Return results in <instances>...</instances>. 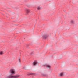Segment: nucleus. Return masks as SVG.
<instances>
[{
	"label": "nucleus",
	"instance_id": "obj_1",
	"mask_svg": "<svg viewBox=\"0 0 78 78\" xmlns=\"http://www.w3.org/2000/svg\"><path fill=\"white\" fill-rule=\"evenodd\" d=\"M20 75H18L16 76H7V78H18L20 77Z\"/></svg>",
	"mask_w": 78,
	"mask_h": 78
},
{
	"label": "nucleus",
	"instance_id": "obj_2",
	"mask_svg": "<svg viewBox=\"0 0 78 78\" xmlns=\"http://www.w3.org/2000/svg\"><path fill=\"white\" fill-rule=\"evenodd\" d=\"M9 72H10V73H12V74L13 75H14V74H15L14 73V71L12 69H10Z\"/></svg>",
	"mask_w": 78,
	"mask_h": 78
},
{
	"label": "nucleus",
	"instance_id": "obj_3",
	"mask_svg": "<svg viewBox=\"0 0 78 78\" xmlns=\"http://www.w3.org/2000/svg\"><path fill=\"white\" fill-rule=\"evenodd\" d=\"M48 36L47 35H44L42 36V37H43V38L44 39H47V38L48 37Z\"/></svg>",
	"mask_w": 78,
	"mask_h": 78
},
{
	"label": "nucleus",
	"instance_id": "obj_4",
	"mask_svg": "<svg viewBox=\"0 0 78 78\" xmlns=\"http://www.w3.org/2000/svg\"><path fill=\"white\" fill-rule=\"evenodd\" d=\"M46 67L47 69H51V66L50 65H46Z\"/></svg>",
	"mask_w": 78,
	"mask_h": 78
},
{
	"label": "nucleus",
	"instance_id": "obj_5",
	"mask_svg": "<svg viewBox=\"0 0 78 78\" xmlns=\"http://www.w3.org/2000/svg\"><path fill=\"white\" fill-rule=\"evenodd\" d=\"M25 11H26V13H29L30 12V10L27 9H25Z\"/></svg>",
	"mask_w": 78,
	"mask_h": 78
},
{
	"label": "nucleus",
	"instance_id": "obj_6",
	"mask_svg": "<svg viewBox=\"0 0 78 78\" xmlns=\"http://www.w3.org/2000/svg\"><path fill=\"white\" fill-rule=\"evenodd\" d=\"M33 66H36L37 64V62H34L33 63Z\"/></svg>",
	"mask_w": 78,
	"mask_h": 78
},
{
	"label": "nucleus",
	"instance_id": "obj_7",
	"mask_svg": "<svg viewBox=\"0 0 78 78\" xmlns=\"http://www.w3.org/2000/svg\"><path fill=\"white\" fill-rule=\"evenodd\" d=\"M62 75H63V73L62 72L60 73L59 76H62Z\"/></svg>",
	"mask_w": 78,
	"mask_h": 78
},
{
	"label": "nucleus",
	"instance_id": "obj_8",
	"mask_svg": "<svg viewBox=\"0 0 78 78\" xmlns=\"http://www.w3.org/2000/svg\"><path fill=\"white\" fill-rule=\"evenodd\" d=\"M41 9V7H38L37 8V10H40V9Z\"/></svg>",
	"mask_w": 78,
	"mask_h": 78
},
{
	"label": "nucleus",
	"instance_id": "obj_9",
	"mask_svg": "<svg viewBox=\"0 0 78 78\" xmlns=\"http://www.w3.org/2000/svg\"><path fill=\"white\" fill-rule=\"evenodd\" d=\"M29 75H34L35 74L34 73H31L29 74Z\"/></svg>",
	"mask_w": 78,
	"mask_h": 78
},
{
	"label": "nucleus",
	"instance_id": "obj_10",
	"mask_svg": "<svg viewBox=\"0 0 78 78\" xmlns=\"http://www.w3.org/2000/svg\"><path fill=\"white\" fill-rule=\"evenodd\" d=\"M33 55H34V52H33L31 53L30 55H32V56H33Z\"/></svg>",
	"mask_w": 78,
	"mask_h": 78
},
{
	"label": "nucleus",
	"instance_id": "obj_11",
	"mask_svg": "<svg viewBox=\"0 0 78 78\" xmlns=\"http://www.w3.org/2000/svg\"><path fill=\"white\" fill-rule=\"evenodd\" d=\"M71 23L72 24V23H74V21L73 20L71 21Z\"/></svg>",
	"mask_w": 78,
	"mask_h": 78
},
{
	"label": "nucleus",
	"instance_id": "obj_12",
	"mask_svg": "<svg viewBox=\"0 0 78 78\" xmlns=\"http://www.w3.org/2000/svg\"><path fill=\"white\" fill-rule=\"evenodd\" d=\"M43 76H47V75L45 74H44L43 75Z\"/></svg>",
	"mask_w": 78,
	"mask_h": 78
},
{
	"label": "nucleus",
	"instance_id": "obj_13",
	"mask_svg": "<svg viewBox=\"0 0 78 78\" xmlns=\"http://www.w3.org/2000/svg\"><path fill=\"white\" fill-rule=\"evenodd\" d=\"M3 54V52H0V55H2V54Z\"/></svg>",
	"mask_w": 78,
	"mask_h": 78
},
{
	"label": "nucleus",
	"instance_id": "obj_14",
	"mask_svg": "<svg viewBox=\"0 0 78 78\" xmlns=\"http://www.w3.org/2000/svg\"><path fill=\"white\" fill-rule=\"evenodd\" d=\"M19 62H21L20 58L19 59Z\"/></svg>",
	"mask_w": 78,
	"mask_h": 78
},
{
	"label": "nucleus",
	"instance_id": "obj_15",
	"mask_svg": "<svg viewBox=\"0 0 78 78\" xmlns=\"http://www.w3.org/2000/svg\"><path fill=\"white\" fill-rule=\"evenodd\" d=\"M25 67H24V69H25V70H27L26 69H25Z\"/></svg>",
	"mask_w": 78,
	"mask_h": 78
}]
</instances>
